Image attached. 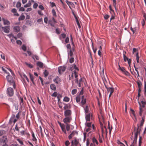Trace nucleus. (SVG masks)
<instances>
[{
  "mask_svg": "<svg viewBox=\"0 0 146 146\" xmlns=\"http://www.w3.org/2000/svg\"><path fill=\"white\" fill-rule=\"evenodd\" d=\"M145 115H143L142 117V119L140 121V124H137V127L136 128L135 127L134 128V131L135 133L139 134L141 131L142 130V127L143 125L144 122L145 121Z\"/></svg>",
  "mask_w": 146,
  "mask_h": 146,
  "instance_id": "nucleus-1",
  "label": "nucleus"
},
{
  "mask_svg": "<svg viewBox=\"0 0 146 146\" xmlns=\"http://www.w3.org/2000/svg\"><path fill=\"white\" fill-rule=\"evenodd\" d=\"M74 76L75 78V82L77 83H78V73L76 72V71H73L72 72L71 74V75H69V80H72L73 79Z\"/></svg>",
  "mask_w": 146,
  "mask_h": 146,
  "instance_id": "nucleus-2",
  "label": "nucleus"
},
{
  "mask_svg": "<svg viewBox=\"0 0 146 146\" xmlns=\"http://www.w3.org/2000/svg\"><path fill=\"white\" fill-rule=\"evenodd\" d=\"M7 136H3L1 138H0V145L6 143L7 141Z\"/></svg>",
  "mask_w": 146,
  "mask_h": 146,
  "instance_id": "nucleus-3",
  "label": "nucleus"
},
{
  "mask_svg": "<svg viewBox=\"0 0 146 146\" xmlns=\"http://www.w3.org/2000/svg\"><path fill=\"white\" fill-rule=\"evenodd\" d=\"M7 94L9 96H12L14 94V91L13 89L11 87L8 88L7 90Z\"/></svg>",
  "mask_w": 146,
  "mask_h": 146,
  "instance_id": "nucleus-4",
  "label": "nucleus"
},
{
  "mask_svg": "<svg viewBox=\"0 0 146 146\" xmlns=\"http://www.w3.org/2000/svg\"><path fill=\"white\" fill-rule=\"evenodd\" d=\"M66 117L63 119V121L65 124H68L70 122L72 119L71 116H66Z\"/></svg>",
  "mask_w": 146,
  "mask_h": 146,
  "instance_id": "nucleus-5",
  "label": "nucleus"
},
{
  "mask_svg": "<svg viewBox=\"0 0 146 146\" xmlns=\"http://www.w3.org/2000/svg\"><path fill=\"white\" fill-rule=\"evenodd\" d=\"M135 134L134 139L131 144L130 145V146H136V145L137 140L138 134L135 133Z\"/></svg>",
  "mask_w": 146,
  "mask_h": 146,
  "instance_id": "nucleus-6",
  "label": "nucleus"
},
{
  "mask_svg": "<svg viewBox=\"0 0 146 146\" xmlns=\"http://www.w3.org/2000/svg\"><path fill=\"white\" fill-rule=\"evenodd\" d=\"M66 69V67L64 66H61L58 68V71L59 74H61Z\"/></svg>",
  "mask_w": 146,
  "mask_h": 146,
  "instance_id": "nucleus-7",
  "label": "nucleus"
},
{
  "mask_svg": "<svg viewBox=\"0 0 146 146\" xmlns=\"http://www.w3.org/2000/svg\"><path fill=\"white\" fill-rule=\"evenodd\" d=\"M23 126V124L21 122H19L16 124L15 127V129L17 131H19V129L22 127Z\"/></svg>",
  "mask_w": 146,
  "mask_h": 146,
  "instance_id": "nucleus-8",
  "label": "nucleus"
},
{
  "mask_svg": "<svg viewBox=\"0 0 146 146\" xmlns=\"http://www.w3.org/2000/svg\"><path fill=\"white\" fill-rule=\"evenodd\" d=\"M72 114V111L70 110H66L64 112V115L65 116H70Z\"/></svg>",
  "mask_w": 146,
  "mask_h": 146,
  "instance_id": "nucleus-9",
  "label": "nucleus"
},
{
  "mask_svg": "<svg viewBox=\"0 0 146 146\" xmlns=\"http://www.w3.org/2000/svg\"><path fill=\"white\" fill-rule=\"evenodd\" d=\"M79 143V141L76 138L74 140L72 141L71 142V146H77Z\"/></svg>",
  "mask_w": 146,
  "mask_h": 146,
  "instance_id": "nucleus-10",
  "label": "nucleus"
},
{
  "mask_svg": "<svg viewBox=\"0 0 146 146\" xmlns=\"http://www.w3.org/2000/svg\"><path fill=\"white\" fill-rule=\"evenodd\" d=\"M76 134L78 135V133L77 131H73L68 136L69 139H71Z\"/></svg>",
  "mask_w": 146,
  "mask_h": 146,
  "instance_id": "nucleus-11",
  "label": "nucleus"
},
{
  "mask_svg": "<svg viewBox=\"0 0 146 146\" xmlns=\"http://www.w3.org/2000/svg\"><path fill=\"white\" fill-rule=\"evenodd\" d=\"M6 78L8 82L11 84L13 83V80L12 77L9 74L7 76Z\"/></svg>",
  "mask_w": 146,
  "mask_h": 146,
  "instance_id": "nucleus-12",
  "label": "nucleus"
},
{
  "mask_svg": "<svg viewBox=\"0 0 146 146\" xmlns=\"http://www.w3.org/2000/svg\"><path fill=\"white\" fill-rule=\"evenodd\" d=\"M75 50L74 48L72 47V49L70 50H68V57H69V56L71 57H72L73 56V52H74Z\"/></svg>",
  "mask_w": 146,
  "mask_h": 146,
  "instance_id": "nucleus-13",
  "label": "nucleus"
},
{
  "mask_svg": "<svg viewBox=\"0 0 146 146\" xmlns=\"http://www.w3.org/2000/svg\"><path fill=\"white\" fill-rule=\"evenodd\" d=\"M86 99L85 98L84 96H82L81 98V104L80 106L83 107V106L86 104Z\"/></svg>",
  "mask_w": 146,
  "mask_h": 146,
  "instance_id": "nucleus-14",
  "label": "nucleus"
},
{
  "mask_svg": "<svg viewBox=\"0 0 146 146\" xmlns=\"http://www.w3.org/2000/svg\"><path fill=\"white\" fill-rule=\"evenodd\" d=\"M2 29L3 31L5 33H8L9 32L10 29L9 26L2 27Z\"/></svg>",
  "mask_w": 146,
  "mask_h": 146,
  "instance_id": "nucleus-15",
  "label": "nucleus"
},
{
  "mask_svg": "<svg viewBox=\"0 0 146 146\" xmlns=\"http://www.w3.org/2000/svg\"><path fill=\"white\" fill-rule=\"evenodd\" d=\"M106 88L108 92V93L110 92V94L112 95V94H113V92H114V88H110V87H109V88L107 87V88Z\"/></svg>",
  "mask_w": 146,
  "mask_h": 146,
  "instance_id": "nucleus-16",
  "label": "nucleus"
},
{
  "mask_svg": "<svg viewBox=\"0 0 146 146\" xmlns=\"http://www.w3.org/2000/svg\"><path fill=\"white\" fill-rule=\"evenodd\" d=\"M53 81L56 83L58 84L60 83L61 82V80L58 76H57L53 80Z\"/></svg>",
  "mask_w": 146,
  "mask_h": 146,
  "instance_id": "nucleus-17",
  "label": "nucleus"
},
{
  "mask_svg": "<svg viewBox=\"0 0 146 146\" xmlns=\"http://www.w3.org/2000/svg\"><path fill=\"white\" fill-rule=\"evenodd\" d=\"M64 104L65 105L64 107V108L65 110H66L68 108H71V105L69 103L67 104Z\"/></svg>",
  "mask_w": 146,
  "mask_h": 146,
  "instance_id": "nucleus-18",
  "label": "nucleus"
},
{
  "mask_svg": "<svg viewBox=\"0 0 146 146\" xmlns=\"http://www.w3.org/2000/svg\"><path fill=\"white\" fill-rule=\"evenodd\" d=\"M2 20L3 21V23L4 25H9L10 24V22L8 20L3 18H2Z\"/></svg>",
  "mask_w": 146,
  "mask_h": 146,
  "instance_id": "nucleus-19",
  "label": "nucleus"
},
{
  "mask_svg": "<svg viewBox=\"0 0 146 146\" xmlns=\"http://www.w3.org/2000/svg\"><path fill=\"white\" fill-rule=\"evenodd\" d=\"M11 11L12 13H14V15L16 16H18L19 15L18 13H17V10L15 9H13L11 10Z\"/></svg>",
  "mask_w": 146,
  "mask_h": 146,
  "instance_id": "nucleus-20",
  "label": "nucleus"
},
{
  "mask_svg": "<svg viewBox=\"0 0 146 146\" xmlns=\"http://www.w3.org/2000/svg\"><path fill=\"white\" fill-rule=\"evenodd\" d=\"M66 3L69 5L70 9H71L70 6H71L72 7H73V6L74 5V4L70 2L67 0L66 1Z\"/></svg>",
  "mask_w": 146,
  "mask_h": 146,
  "instance_id": "nucleus-21",
  "label": "nucleus"
},
{
  "mask_svg": "<svg viewBox=\"0 0 146 146\" xmlns=\"http://www.w3.org/2000/svg\"><path fill=\"white\" fill-rule=\"evenodd\" d=\"M13 30L15 32H18L20 31V27L19 26L15 27L13 28Z\"/></svg>",
  "mask_w": 146,
  "mask_h": 146,
  "instance_id": "nucleus-22",
  "label": "nucleus"
},
{
  "mask_svg": "<svg viewBox=\"0 0 146 146\" xmlns=\"http://www.w3.org/2000/svg\"><path fill=\"white\" fill-rule=\"evenodd\" d=\"M139 104L140 105V107H139V115L141 116H142V113L143 112V110L141 108V105L140 104V103H139Z\"/></svg>",
  "mask_w": 146,
  "mask_h": 146,
  "instance_id": "nucleus-23",
  "label": "nucleus"
},
{
  "mask_svg": "<svg viewBox=\"0 0 146 146\" xmlns=\"http://www.w3.org/2000/svg\"><path fill=\"white\" fill-rule=\"evenodd\" d=\"M90 114L89 113L88 114H86V119L87 121H90Z\"/></svg>",
  "mask_w": 146,
  "mask_h": 146,
  "instance_id": "nucleus-24",
  "label": "nucleus"
},
{
  "mask_svg": "<svg viewBox=\"0 0 146 146\" xmlns=\"http://www.w3.org/2000/svg\"><path fill=\"white\" fill-rule=\"evenodd\" d=\"M29 76H30V78L32 82V83L34 85L35 84V83L34 82V77H33V75H32V74H31V73H29Z\"/></svg>",
  "mask_w": 146,
  "mask_h": 146,
  "instance_id": "nucleus-25",
  "label": "nucleus"
},
{
  "mask_svg": "<svg viewBox=\"0 0 146 146\" xmlns=\"http://www.w3.org/2000/svg\"><path fill=\"white\" fill-rule=\"evenodd\" d=\"M50 88L51 89L53 90H56V86L54 84H52L50 85Z\"/></svg>",
  "mask_w": 146,
  "mask_h": 146,
  "instance_id": "nucleus-26",
  "label": "nucleus"
},
{
  "mask_svg": "<svg viewBox=\"0 0 146 146\" xmlns=\"http://www.w3.org/2000/svg\"><path fill=\"white\" fill-rule=\"evenodd\" d=\"M137 83L138 88H141L142 86V85L140 81L139 80L137 82Z\"/></svg>",
  "mask_w": 146,
  "mask_h": 146,
  "instance_id": "nucleus-27",
  "label": "nucleus"
},
{
  "mask_svg": "<svg viewBox=\"0 0 146 146\" xmlns=\"http://www.w3.org/2000/svg\"><path fill=\"white\" fill-rule=\"evenodd\" d=\"M31 1H29L27 4H26V5H24V7L27 8V7H30L31 6Z\"/></svg>",
  "mask_w": 146,
  "mask_h": 146,
  "instance_id": "nucleus-28",
  "label": "nucleus"
},
{
  "mask_svg": "<svg viewBox=\"0 0 146 146\" xmlns=\"http://www.w3.org/2000/svg\"><path fill=\"white\" fill-rule=\"evenodd\" d=\"M37 65L40 67L41 68L43 66V64L41 62H38L37 63Z\"/></svg>",
  "mask_w": 146,
  "mask_h": 146,
  "instance_id": "nucleus-29",
  "label": "nucleus"
},
{
  "mask_svg": "<svg viewBox=\"0 0 146 146\" xmlns=\"http://www.w3.org/2000/svg\"><path fill=\"white\" fill-rule=\"evenodd\" d=\"M136 60H137V63H138L139 62V52L137 51V52L136 53Z\"/></svg>",
  "mask_w": 146,
  "mask_h": 146,
  "instance_id": "nucleus-30",
  "label": "nucleus"
},
{
  "mask_svg": "<svg viewBox=\"0 0 146 146\" xmlns=\"http://www.w3.org/2000/svg\"><path fill=\"white\" fill-rule=\"evenodd\" d=\"M84 108V110L85 111L86 113H88L89 111L88 106H86L85 107H83Z\"/></svg>",
  "mask_w": 146,
  "mask_h": 146,
  "instance_id": "nucleus-31",
  "label": "nucleus"
},
{
  "mask_svg": "<svg viewBox=\"0 0 146 146\" xmlns=\"http://www.w3.org/2000/svg\"><path fill=\"white\" fill-rule=\"evenodd\" d=\"M65 128H66V130L67 131H69L70 130V126L69 124H66Z\"/></svg>",
  "mask_w": 146,
  "mask_h": 146,
  "instance_id": "nucleus-32",
  "label": "nucleus"
},
{
  "mask_svg": "<svg viewBox=\"0 0 146 146\" xmlns=\"http://www.w3.org/2000/svg\"><path fill=\"white\" fill-rule=\"evenodd\" d=\"M32 137H33V138L32 139L33 141H36L37 139H36V137H35V136L34 133L33 132L32 133Z\"/></svg>",
  "mask_w": 146,
  "mask_h": 146,
  "instance_id": "nucleus-33",
  "label": "nucleus"
},
{
  "mask_svg": "<svg viewBox=\"0 0 146 146\" xmlns=\"http://www.w3.org/2000/svg\"><path fill=\"white\" fill-rule=\"evenodd\" d=\"M92 141L93 143H96L97 145H98V142L95 137H94L93 138Z\"/></svg>",
  "mask_w": 146,
  "mask_h": 146,
  "instance_id": "nucleus-34",
  "label": "nucleus"
},
{
  "mask_svg": "<svg viewBox=\"0 0 146 146\" xmlns=\"http://www.w3.org/2000/svg\"><path fill=\"white\" fill-rule=\"evenodd\" d=\"M25 18V16L23 15H21L19 18V21L23 20Z\"/></svg>",
  "mask_w": 146,
  "mask_h": 146,
  "instance_id": "nucleus-35",
  "label": "nucleus"
},
{
  "mask_svg": "<svg viewBox=\"0 0 146 146\" xmlns=\"http://www.w3.org/2000/svg\"><path fill=\"white\" fill-rule=\"evenodd\" d=\"M130 111L131 112L132 114L133 115L134 117L135 118V119L136 120H137L136 118V115H135V112L134 111V110H133L132 109H130Z\"/></svg>",
  "mask_w": 146,
  "mask_h": 146,
  "instance_id": "nucleus-36",
  "label": "nucleus"
},
{
  "mask_svg": "<svg viewBox=\"0 0 146 146\" xmlns=\"http://www.w3.org/2000/svg\"><path fill=\"white\" fill-rule=\"evenodd\" d=\"M70 100V98L67 97H65L63 101L66 102H68Z\"/></svg>",
  "mask_w": 146,
  "mask_h": 146,
  "instance_id": "nucleus-37",
  "label": "nucleus"
},
{
  "mask_svg": "<svg viewBox=\"0 0 146 146\" xmlns=\"http://www.w3.org/2000/svg\"><path fill=\"white\" fill-rule=\"evenodd\" d=\"M81 97L80 96H78L76 97V100L77 102H79L80 101Z\"/></svg>",
  "mask_w": 146,
  "mask_h": 146,
  "instance_id": "nucleus-38",
  "label": "nucleus"
},
{
  "mask_svg": "<svg viewBox=\"0 0 146 146\" xmlns=\"http://www.w3.org/2000/svg\"><path fill=\"white\" fill-rule=\"evenodd\" d=\"M58 123L61 129L65 127V125L64 124H62L60 122H58Z\"/></svg>",
  "mask_w": 146,
  "mask_h": 146,
  "instance_id": "nucleus-39",
  "label": "nucleus"
},
{
  "mask_svg": "<svg viewBox=\"0 0 146 146\" xmlns=\"http://www.w3.org/2000/svg\"><path fill=\"white\" fill-rule=\"evenodd\" d=\"M72 67L73 68V69L74 68L75 70H77L78 71L79 70V69L78 68V67H77L76 65L74 64H73Z\"/></svg>",
  "mask_w": 146,
  "mask_h": 146,
  "instance_id": "nucleus-40",
  "label": "nucleus"
},
{
  "mask_svg": "<svg viewBox=\"0 0 146 146\" xmlns=\"http://www.w3.org/2000/svg\"><path fill=\"white\" fill-rule=\"evenodd\" d=\"M44 77H46L48 75V72L47 70H45L44 72Z\"/></svg>",
  "mask_w": 146,
  "mask_h": 146,
  "instance_id": "nucleus-41",
  "label": "nucleus"
},
{
  "mask_svg": "<svg viewBox=\"0 0 146 146\" xmlns=\"http://www.w3.org/2000/svg\"><path fill=\"white\" fill-rule=\"evenodd\" d=\"M25 64L27 66L30 68H32L33 67V66L31 64H29L27 62H25Z\"/></svg>",
  "mask_w": 146,
  "mask_h": 146,
  "instance_id": "nucleus-42",
  "label": "nucleus"
},
{
  "mask_svg": "<svg viewBox=\"0 0 146 146\" xmlns=\"http://www.w3.org/2000/svg\"><path fill=\"white\" fill-rule=\"evenodd\" d=\"M103 80L105 86L106 88L108 87L107 86V82L105 78H104V79H103Z\"/></svg>",
  "mask_w": 146,
  "mask_h": 146,
  "instance_id": "nucleus-43",
  "label": "nucleus"
},
{
  "mask_svg": "<svg viewBox=\"0 0 146 146\" xmlns=\"http://www.w3.org/2000/svg\"><path fill=\"white\" fill-rule=\"evenodd\" d=\"M74 58L73 57H71V58H70L69 59V62L71 63H73L74 62Z\"/></svg>",
  "mask_w": 146,
  "mask_h": 146,
  "instance_id": "nucleus-44",
  "label": "nucleus"
},
{
  "mask_svg": "<svg viewBox=\"0 0 146 146\" xmlns=\"http://www.w3.org/2000/svg\"><path fill=\"white\" fill-rule=\"evenodd\" d=\"M113 5L116 10V0H113Z\"/></svg>",
  "mask_w": 146,
  "mask_h": 146,
  "instance_id": "nucleus-45",
  "label": "nucleus"
},
{
  "mask_svg": "<svg viewBox=\"0 0 146 146\" xmlns=\"http://www.w3.org/2000/svg\"><path fill=\"white\" fill-rule=\"evenodd\" d=\"M82 81V78H81L79 80V82H78V86H79L80 87H81V82Z\"/></svg>",
  "mask_w": 146,
  "mask_h": 146,
  "instance_id": "nucleus-46",
  "label": "nucleus"
},
{
  "mask_svg": "<svg viewBox=\"0 0 146 146\" xmlns=\"http://www.w3.org/2000/svg\"><path fill=\"white\" fill-rule=\"evenodd\" d=\"M0 56L2 59H3L4 60H5V57L4 54L2 53L0 55Z\"/></svg>",
  "mask_w": 146,
  "mask_h": 146,
  "instance_id": "nucleus-47",
  "label": "nucleus"
},
{
  "mask_svg": "<svg viewBox=\"0 0 146 146\" xmlns=\"http://www.w3.org/2000/svg\"><path fill=\"white\" fill-rule=\"evenodd\" d=\"M77 92V90L76 89H74L72 91V95H74Z\"/></svg>",
  "mask_w": 146,
  "mask_h": 146,
  "instance_id": "nucleus-48",
  "label": "nucleus"
},
{
  "mask_svg": "<svg viewBox=\"0 0 146 146\" xmlns=\"http://www.w3.org/2000/svg\"><path fill=\"white\" fill-rule=\"evenodd\" d=\"M142 137H140L139 142V146H141V145L142 143Z\"/></svg>",
  "mask_w": 146,
  "mask_h": 146,
  "instance_id": "nucleus-49",
  "label": "nucleus"
},
{
  "mask_svg": "<svg viewBox=\"0 0 146 146\" xmlns=\"http://www.w3.org/2000/svg\"><path fill=\"white\" fill-rule=\"evenodd\" d=\"M58 95V93L57 92H54L53 94L51 95L52 97H56Z\"/></svg>",
  "mask_w": 146,
  "mask_h": 146,
  "instance_id": "nucleus-50",
  "label": "nucleus"
},
{
  "mask_svg": "<svg viewBox=\"0 0 146 146\" xmlns=\"http://www.w3.org/2000/svg\"><path fill=\"white\" fill-rule=\"evenodd\" d=\"M86 126L88 127H91V122L90 123H86Z\"/></svg>",
  "mask_w": 146,
  "mask_h": 146,
  "instance_id": "nucleus-51",
  "label": "nucleus"
},
{
  "mask_svg": "<svg viewBox=\"0 0 146 146\" xmlns=\"http://www.w3.org/2000/svg\"><path fill=\"white\" fill-rule=\"evenodd\" d=\"M52 13L54 16L55 17L56 16V13L54 9H53L52 10Z\"/></svg>",
  "mask_w": 146,
  "mask_h": 146,
  "instance_id": "nucleus-52",
  "label": "nucleus"
},
{
  "mask_svg": "<svg viewBox=\"0 0 146 146\" xmlns=\"http://www.w3.org/2000/svg\"><path fill=\"white\" fill-rule=\"evenodd\" d=\"M70 142L68 140L66 141L65 143V144L66 146H68L70 144Z\"/></svg>",
  "mask_w": 146,
  "mask_h": 146,
  "instance_id": "nucleus-53",
  "label": "nucleus"
},
{
  "mask_svg": "<svg viewBox=\"0 0 146 146\" xmlns=\"http://www.w3.org/2000/svg\"><path fill=\"white\" fill-rule=\"evenodd\" d=\"M16 140L19 142L21 145H23V142L19 139H17Z\"/></svg>",
  "mask_w": 146,
  "mask_h": 146,
  "instance_id": "nucleus-54",
  "label": "nucleus"
},
{
  "mask_svg": "<svg viewBox=\"0 0 146 146\" xmlns=\"http://www.w3.org/2000/svg\"><path fill=\"white\" fill-rule=\"evenodd\" d=\"M130 29L133 32V34H134L135 32L136 29L135 28H132L131 27L130 28Z\"/></svg>",
  "mask_w": 146,
  "mask_h": 146,
  "instance_id": "nucleus-55",
  "label": "nucleus"
},
{
  "mask_svg": "<svg viewBox=\"0 0 146 146\" xmlns=\"http://www.w3.org/2000/svg\"><path fill=\"white\" fill-rule=\"evenodd\" d=\"M123 58L125 61H126L128 60L129 58L126 56L125 55L124 53L123 54Z\"/></svg>",
  "mask_w": 146,
  "mask_h": 146,
  "instance_id": "nucleus-56",
  "label": "nucleus"
},
{
  "mask_svg": "<svg viewBox=\"0 0 146 146\" xmlns=\"http://www.w3.org/2000/svg\"><path fill=\"white\" fill-rule=\"evenodd\" d=\"M21 3L20 2H18L16 4V7L17 8L21 7Z\"/></svg>",
  "mask_w": 146,
  "mask_h": 146,
  "instance_id": "nucleus-57",
  "label": "nucleus"
},
{
  "mask_svg": "<svg viewBox=\"0 0 146 146\" xmlns=\"http://www.w3.org/2000/svg\"><path fill=\"white\" fill-rule=\"evenodd\" d=\"M5 133V131L4 130H0V136L3 135Z\"/></svg>",
  "mask_w": 146,
  "mask_h": 146,
  "instance_id": "nucleus-58",
  "label": "nucleus"
},
{
  "mask_svg": "<svg viewBox=\"0 0 146 146\" xmlns=\"http://www.w3.org/2000/svg\"><path fill=\"white\" fill-rule=\"evenodd\" d=\"M104 17L105 20H107L110 17V16L108 15H105Z\"/></svg>",
  "mask_w": 146,
  "mask_h": 146,
  "instance_id": "nucleus-59",
  "label": "nucleus"
},
{
  "mask_svg": "<svg viewBox=\"0 0 146 146\" xmlns=\"http://www.w3.org/2000/svg\"><path fill=\"white\" fill-rule=\"evenodd\" d=\"M123 73L127 76H129L130 75L129 73L126 70L124 71Z\"/></svg>",
  "mask_w": 146,
  "mask_h": 146,
  "instance_id": "nucleus-60",
  "label": "nucleus"
},
{
  "mask_svg": "<svg viewBox=\"0 0 146 146\" xmlns=\"http://www.w3.org/2000/svg\"><path fill=\"white\" fill-rule=\"evenodd\" d=\"M62 131L65 134H67V132L66 131V130L65 128V127L62 129H61Z\"/></svg>",
  "mask_w": 146,
  "mask_h": 146,
  "instance_id": "nucleus-61",
  "label": "nucleus"
},
{
  "mask_svg": "<svg viewBox=\"0 0 146 146\" xmlns=\"http://www.w3.org/2000/svg\"><path fill=\"white\" fill-rule=\"evenodd\" d=\"M69 41V38L68 37H67L65 40V42L66 43H68Z\"/></svg>",
  "mask_w": 146,
  "mask_h": 146,
  "instance_id": "nucleus-62",
  "label": "nucleus"
},
{
  "mask_svg": "<svg viewBox=\"0 0 146 146\" xmlns=\"http://www.w3.org/2000/svg\"><path fill=\"white\" fill-rule=\"evenodd\" d=\"M141 103L142 105V107L143 108L145 107V105H146V102L143 101H141Z\"/></svg>",
  "mask_w": 146,
  "mask_h": 146,
  "instance_id": "nucleus-63",
  "label": "nucleus"
},
{
  "mask_svg": "<svg viewBox=\"0 0 146 146\" xmlns=\"http://www.w3.org/2000/svg\"><path fill=\"white\" fill-rule=\"evenodd\" d=\"M56 32L57 34H59L60 33V30L59 28H57L56 29Z\"/></svg>",
  "mask_w": 146,
  "mask_h": 146,
  "instance_id": "nucleus-64",
  "label": "nucleus"
}]
</instances>
